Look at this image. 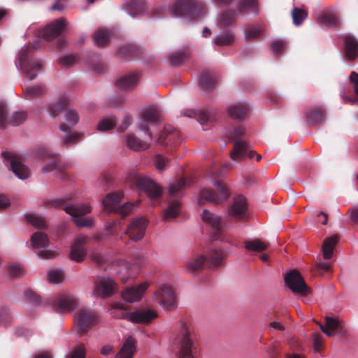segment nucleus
I'll return each mask as SVG.
<instances>
[{
    "instance_id": "obj_1",
    "label": "nucleus",
    "mask_w": 358,
    "mask_h": 358,
    "mask_svg": "<svg viewBox=\"0 0 358 358\" xmlns=\"http://www.w3.org/2000/svg\"><path fill=\"white\" fill-rule=\"evenodd\" d=\"M193 327L180 322L179 333L173 342V350L177 358H195L198 350Z\"/></svg>"
},
{
    "instance_id": "obj_2",
    "label": "nucleus",
    "mask_w": 358,
    "mask_h": 358,
    "mask_svg": "<svg viewBox=\"0 0 358 358\" xmlns=\"http://www.w3.org/2000/svg\"><path fill=\"white\" fill-rule=\"evenodd\" d=\"M39 40H36L31 45L23 46L19 52L15 61L17 68H20L23 75L29 80L35 79L43 69V63L38 59L32 58L31 50L37 49Z\"/></svg>"
},
{
    "instance_id": "obj_3",
    "label": "nucleus",
    "mask_w": 358,
    "mask_h": 358,
    "mask_svg": "<svg viewBox=\"0 0 358 358\" xmlns=\"http://www.w3.org/2000/svg\"><path fill=\"white\" fill-rule=\"evenodd\" d=\"M52 205L55 207H62L63 210L73 217L75 224L79 227H89L94 224V220L91 217H82L91 212L92 208L87 203H74L64 204L63 200L57 199L52 201Z\"/></svg>"
},
{
    "instance_id": "obj_4",
    "label": "nucleus",
    "mask_w": 358,
    "mask_h": 358,
    "mask_svg": "<svg viewBox=\"0 0 358 358\" xmlns=\"http://www.w3.org/2000/svg\"><path fill=\"white\" fill-rule=\"evenodd\" d=\"M224 257V252L222 248L213 247L208 257L199 254L190 257L186 262L185 269L188 272H194L200 269L204 264L210 268H215L221 264Z\"/></svg>"
},
{
    "instance_id": "obj_5",
    "label": "nucleus",
    "mask_w": 358,
    "mask_h": 358,
    "mask_svg": "<svg viewBox=\"0 0 358 358\" xmlns=\"http://www.w3.org/2000/svg\"><path fill=\"white\" fill-rule=\"evenodd\" d=\"M189 185V180L184 178L170 185L169 194L172 201L168 203L167 209L163 213L162 218L164 221L177 217L180 210V203L178 198L183 194V190Z\"/></svg>"
},
{
    "instance_id": "obj_6",
    "label": "nucleus",
    "mask_w": 358,
    "mask_h": 358,
    "mask_svg": "<svg viewBox=\"0 0 358 358\" xmlns=\"http://www.w3.org/2000/svg\"><path fill=\"white\" fill-rule=\"evenodd\" d=\"M173 13L176 17L187 19L201 17L206 14V5L196 0H178L173 8Z\"/></svg>"
},
{
    "instance_id": "obj_7",
    "label": "nucleus",
    "mask_w": 358,
    "mask_h": 358,
    "mask_svg": "<svg viewBox=\"0 0 358 358\" xmlns=\"http://www.w3.org/2000/svg\"><path fill=\"white\" fill-rule=\"evenodd\" d=\"M214 186L219 191V194L208 189H202L198 199L199 205L204 204L206 201L215 204L220 203L229 197L230 192L229 189L222 181H215Z\"/></svg>"
},
{
    "instance_id": "obj_8",
    "label": "nucleus",
    "mask_w": 358,
    "mask_h": 358,
    "mask_svg": "<svg viewBox=\"0 0 358 358\" xmlns=\"http://www.w3.org/2000/svg\"><path fill=\"white\" fill-rule=\"evenodd\" d=\"M123 196V193L113 192L108 194L104 200H103V206L105 211L107 213H119L122 217H126L134 206L131 203H127L123 206H120V203Z\"/></svg>"
},
{
    "instance_id": "obj_9",
    "label": "nucleus",
    "mask_w": 358,
    "mask_h": 358,
    "mask_svg": "<svg viewBox=\"0 0 358 358\" xmlns=\"http://www.w3.org/2000/svg\"><path fill=\"white\" fill-rule=\"evenodd\" d=\"M129 180L138 188L145 190L152 199L159 197L162 193V188L159 185L143 176L134 173L130 175Z\"/></svg>"
},
{
    "instance_id": "obj_10",
    "label": "nucleus",
    "mask_w": 358,
    "mask_h": 358,
    "mask_svg": "<svg viewBox=\"0 0 358 358\" xmlns=\"http://www.w3.org/2000/svg\"><path fill=\"white\" fill-rule=\"evenodd\" d=\"M31 241L33 248L40 249L37 252V255L39 258L50 259L57 256V252L56 251L45 248L48 245L49 241L48 236L45 233L36 231L31 236Z\"/></svg>"
},
{
    "instance_id": "obj_11",
    "label": "nucleus",
    "mask_w": 358,
    "mask_h": 358,
    "mask_svg": "<svg viewBox=\"0 0 358 358\" xmlns=\"http://www.w3.org/2000/svg\"><path fill=\"white\" fill-rule=\"evenodd\" d=\"M155 298L159 304L166 310L174 309L177 306L176 299L173 289L163 285L155 292Z\"/></svg>"
},
{
    "instance_id": "obj_12",
    "label": "nucleus",
    "mask_w": 358,
    "mask_h": 358,
    "mask_svg": "<svg viewBox=\"0 0 358 358\" xmlns=\"http://www.w3.org/2000/svg\"><path fill=\"white\" fill-rule=\"evenodd\" d=\"M285 281L288 287L294 293L306 295L310 292V288L296 270H292L287 273L285 276Z\"/></svg>"
},
{
    "instance_id": "obj_13",
    "label": "nucleus",
    "mask_w": 358,
    "mask_h": 358,
    "mask_svg": "<svg viewBox=\"0 0 358 358\" xmlns=\"http://www.w3.org/2000/svg\"><path fill=\"white\" fill-rule=\"evenodd\" d=\"M256 155V160L259 161L261 155H256L253 150H250L249 143L243 138H238L234 143V150L230 153L231 159L234 161L243 159L245 157L252 158Z\"/></svg>"
},
{
    "instance_id": "obj_14",
    "label": "nucleus",
    "mask_w": 358,
    "mask_h": 358,
    "mask_svg": "<svg viewBox=\"0 0 358 358\" xmlns=\"http://www.w3.org/2000/svg\"><path fill=\"white\" fill-rule=\"evenodd\" d=\"M2 155L6 165L10 164V169L17 178L24 180L29 177L31 172L29 168L23 164L16 155L10 152H3Z\"/></svg>"
},
{
    "instance_id": "obj_15",
    "label": "nucleus",
    "mask_w": 358,
    "mask_h": 358,
    "mask_svg": "<svg viewBox=\"0 0 358 358\" xmlns=\"http://www.w3.org/2000/svg\"><path fill=\"white\" fill-rule=\"evenodd\" d=\"M89 238L83 234H79L75 236L69 252V258L75 262H83L86 255L87 250L85 245L87 243Z\"/></svg>"
},
{
    "instance_id": "obj_16",
    "label": "nucleus",
    "mask_w": 358,
    "mask_h": 358,
    "mask_svg": "<svg viewBox=\"0 0 358 358\" xmlns=\"http://www.w3.org/2000/svg\"><path fill=\"white\" fill-rule=\"evenodd\" d=\"M67 24L68 22L65 19H57L43 29H39L37 33V36L45 40L54 38L63 31Z\"/></svg>"
},
{
    "instance_id": "obj_17",
    "label": "nucleus",
    "mask_w": 358,
    "mask_h": 358,
    "mask_svg": "<svg viewBox=\"0 0 358 358\" xmlns=\"http://www.w3.org/2000/svg\"><path fill=\"white\" fill-rule=\"evenodd\" d=\"M229 214L235 220H246L248 217V206L245 197L239 195L234 199Z\"/></svg>"
},
{
    "instance_id": "obj_18",
    "label": "nucleus",
    "mask_w": 358,
    "mask_h": 358,
    "mask_svg": "<svg viewBox=\"0 0 358 358\" xmlns=\"http://www.w3.org/2000/svg\"><path fill=\"white\" fill-rule=\"evenodd\" d=\"M77 299L73 295L61 294L52 301V307L58 313L72 311L77 306Z\"/></svg>"
},
{
    "instance_id": "obj_19",
    "label": "nucleus",
    "mask_w": 358,
    "mask_h": 358,
    "mask_svg": "<svg viewBox=\"0 0 358 358\" xmlns=\"http://www.w3.org/2000/svg\"><path fill=\"white\" fill-rule=\"evenodd\" d=\"M146 225V220L143 217L134 219L128 224L124 234L128 235L132 241H138L144 236Z\"/></svg>"
},
{
    "instance_id": "obj_20",
    "label": "nucleus",
    "mask_w": 358,
    "mask_h": 358,
    "mask_svg": "<svg viewBox=\"0 0 358 358\" xmlns=\"http://www.w3.org/2000/svg\"><path fill=\"white\" fill-rule=\"evenodd\" d=\"M96 320L95 314L85 308L79 310L75 315L76 326L81 332L85 331L91 325L94 324Z\"/></svg>"
},
{
    "instance_id": "obj_21",
    "label": "nucleus",
    "mask_w": 358,
    "mask_h": 358,
    "mask_svg": "<svg viewBox=\"0 0 358 358\" xmlns=\"http://www.w3.org/2000/svg\"><path fill=\"white\" fill-rule=\"evenodd\" d=\"M159 120V113L157 110L154 108L145 110L141 116V122L138 125L140 130L145 131L150 141L152 140V134L149 131V124H156Z\"/></svg>"
},
{
    "instance_id": "obj_22",
    "label": "nucleus",
    "mask_w": 358,
    "mask_h": 358,
    "mask_svg": "<svg viewBox=\"0 0 358 358\" xmlns=\"http://www.w3.org/2000/svg\"><path fill=\"white\" fill-rule=\"evenodd\" d=\"M115 288L114 281L108 277H99L95 281L96 294L103 298L112 295Z\"/></svg>"
},
{
    "instance_id": "obj_23",
    "label": "nucleus",
    "mask_w": 358,
    "mask_h": 358,
    "mask_svg": "<svg viewBox=\"0 0 358 358\" xmlns=\"http://www.w3.org/2000/svg\"><path fill=\"white\" fill-rule=\"evenodd\" d=\"M149 285L148 282H143L138 286L127 288L122 293L123 299L129 303L141 300Z\"/></svg>"
},
{
    "instance_id": "obj_24",
    "label": "nucleus",
    "mask_w": 358,
    "mask_h": 358,
    "mask_svg": "<svg viewBox=\"0 0 358 358\" xmlns=\"http://www.w3.org/2000/svg\"><path fill=\"white\" fill-rule=\"evenodd\" d=\"M157 317V313L152 310H140L130 313L127 315L129 321L134 323L148 324Z\"/></svg>"
},
{
    "instance_id": "obj_25",
    "label": "nucleus",
    "mask_w": 358,
    "mask_h": 358,
    "mask_svg": "<svg viewBox=\"0 0 358 358\" xmlns=\"http://www.w3.org/2000/svg\"><path fill=\"white\" fill-rule=\"evenodd\" d=\"M201 217L203 223L210 227L215 231V238H217V234L220 231L222 228L221 217L208 210H203Z\"/></svg>"
},
{
    "instance_id": "obj_26",
    "label": "nucleus",
    "mask_w": 358,
    "mask_h": 358,
    "mask_svg": "<svg viewBox=\"0 0 358 358\" xmlns=\"http://www.w3.org/2000/svg\"><path fill=\"white\" fill-rule=\"evenodd\" d=\"M345 56L348 59H354L358 55V41L348 34L343 36Z\"/></svg>"
},
{
    "instance_id": "obj_27",
    "label": "nucleus",
    "mask_w": 358,
    "mask_h": 358,
    "mask_svg": "<svg viewBox=\"0 0 358 358\" xmlns=\"http://www.w3.org/2000/svg\"><path fill=\"white\" fill-rule=\"evenodd\" d=\"M258 10L259 7L257 0H240L237 10L235 12L236 14L255 13L257 15Z\"/></svg>"
},
{
    "instance_id": "obj_28",
    "label": "nucleus",
    "mask_w": 358,
    "mask_h": 358,
    "mask_svg": "<svg viewBox=\"0 0 358 358\" xmlns=\"http://www.w3.org/2000/svg\"><path fill=\"white\" fill-rule=\"evenodd\" d=\"M248 110L249 107L246 103H236L230 106L228 108L229 116L239 121L245 118Z\"/></svg>"
},
{
    "instance_id": "obj_29",
    "label": "nucleus",
    "mask_w": 358,
    "mask_h": 358,
    "mask_svg": "<svg viewBox=\"0 0 358 358\" xmlns=\"http://www.w3.org/2000/svg\"><path fill=\"white\" fill-rule=\"evenodd\" d=\"M136 341L130 336L125 341L115 358H132L136 352Z\"/></svg>"
},
{
    "instance_id": "obj_30",
    "label": "nucleus",
    "mask_w": 358,
    "mask_h": 358,
    "mask_svg": "<svg viewBox=\"0 0 358 358\" xmlns=\"http://www.w3.org/2000/svg\"><path fill=\"white\" fill-rule=\"evenodd\" d=\"M65 120L66 122L60 124V129L65 133H69L78 122L79 116L76 110H68L65 113Z\"/></svg>"
},
{
    "instance_id": "obj_31",
    "label": "nucleus",
    "mask_w": 358,
    "mask_h": 358,
    "mask_svg": "<svg viewBox=\"0 0 358 358\" xmlns=\"http://www.w3.org/2000/svg\"><path fill=\"white\" fill-rule=\"evenodd\" d=\"M138 76L135 73H130L121 77L116 81L117 86L122 90H127L136 85Z\"/></svg>"
},
{
    "instance_id": "obj_32",
    "label": "nucleus",
    "mask_w": 358,
    "mask_h": 358,
    "mask_svg": "<svg viewBox=\"0 0 358 358\" xmlns=\"http://www.w3.org/2000/svg\"><path fill=\"white\" fill-rule=\"evenodd\" d=\"M306 117L308 123L319 124L324 120V111L322 107H315L307 110Z\"/></svg>"
},
{
    "instance_id": "obj_33",
    "label": "nucleus",
    "mask_w": 358,
    "mask_h": 358,
    "mask_svg": "<svg viewBox=\"0 0 358 358\" xmlns=\"http://www.w3.org/2000/svg\"><path fill=\"white\" fill-rule=\"evenodd\" d=\"M126 145L134 151L144 150L148 148L149 143L146 141H141L134 135H128L126 138Z\"/></svg>"
},
{
    "instance_id": "obj_34",
    "label": "nucleus",
    "mask_w": 358,
    "mask_h": 358,
    "mask_svg": "<svg viewBox=\"0 0 358 358\" xmlns=\"http://www.w3.org/2000/svg\"><path fill=\"white\" fill-rule=\"evenodd\" d=\"M338 242V236L336 235L327 238L322 245V250L323 257L325 259H330L333 256L334 250Z\"/></svg>"
},
{
    "instance_id": "obj_35",
    "label": "nucleus",
    "mask_w": 358,
    "mask_h": 358,
    "mask_svg": "<svg viewBox=\"0 0 358 358\" xmlns=\"http://www.w3.org/2000/svg\"><path fill=\"white\" fill-rule=\"evenodd\" d=\"M235 41V35L232 31H224L217 35L213 40L215 45L217 46H228Z\"/></svg>"
},
{
    "instance_id": "obj_36",
    "label": "nucleus",
    "mask_w": 358,
    "mask_h": 358,
    "mask_svg": "<svg viewBox=\"0 0 358 358\" xmlns=\"http://www.w3.org/2000/svg\"><path fill=\"white\" fill-rule=\"evenodd\" d=\"M320 327L323 333L328 336H333V331H337L340 328V322L337 319L327 317L326 318V327L320 324Z\"/></svg>"
},
{
    "instance_id": "obj_37",
    "label": "nucleus",
    "mask_w": 358,
    "mask_h": 358,
    "mask_svg": "<svg viewBox=\"0 0 358 358\" xmlns=\"http://www.w3.org/2000/svg\"><path fill=\"white\" fill-rule=\"evenodd\" d=\"M263 31L262 24L248 25L244 30V38L246 40H252L258 38Z\"/></svg>"
},
{
    "instance_id": "obj_38",
    "label": "nucleus",
    "mask_w": 358,
    "mask_h": 358,
    "mask_svg": "<svg viewBox=\"0 0 358 358\" xmlns=\"http://www.w3.org/2000/svg\"><path fill=\"white\" fill-rule=\"evenodd\" d=\"M38 155L39 157L41 158V159L52 158V157L54 158V162H53L48 163V164H45L42 168V171L43 172L46 173V172H48V171H53L55 169H56V166H57V162H56L57 156H54L50 152V150H40V151H38Z\"/></svg>"
},
{
    "instance_id": "obj_39",
    "label": "nucleus",
    "mask_w": 358,
    "mask_h": 358,
    "mask_svg": "<svg viewBox=\"0 0 358 358\" xmlns=\"http://www.w3.org/2000/svg\"><path fill=\"white\" fill-rule=\"evenodd\" d=\"M110 34L108 29H99L94 34V41L98 46L106 45L109 40Z\"/></svg>"
},
{
    "instance_id": "obj_40",
    "label": "nucleus",
    "mask_w": 358,
    "mask_h": 358,
    "mask_svg": "<svg viewBox=\"0 0 358 358\" xmlns=\"http://www.w3.org/2000/svg\"><path fill=\"white\" fill-rule=\"evenodd\" d=\"M319 20L327 27H335L339 24V19L336 15L331 12L322 13Z\"/></svg>"
},
{
    "instance_id": "obj_41",
    "label": "nucleus",
    "mask_w": 358,
    "mask_h": 358,
    "mask_svg": "<svg viewBox=\"0 0 358 358\" xmlns=\"http://www.w3.org/2000/svg\"><path fill=\"white\" fill-rule=\"evenodd\" d=\"M245 248L248 251L262 252L267 249L266 243L259 241H246L244 243Z\"/></svg>"
},
{
    "instance_id": "obj_42",
    "label": "nucleus",
    "mask_w": 358,
    "mask_h": 358,
    "mask_svg": "<svg viewBox=\"0 0 358 358\" xmlns=\"http://www.w3.org/2000/svg\"><path fill=\"white\" fill-rule=\"evenodd\" d=\"M23 93L26 99H31L43 92V88L36 85L34 86H23Z\"/></svg>"
},
{
    "instance_id": "obj_43",
    "label": "nucleus",
    "mask_w": 358,
    "mask_h": 358,
    "mask_svg": "<svg viewBox=\"0 0 358 358\" xmlns=\"http://www.w3.org/2000/svg\"><path fill=\"white\" fill-rule=\"evenodd\" d=\"M68 101L66 98H61L52 103L49 108V113L52 117L58 115L61 111L67 106Z\"/></svg>"
},
{
    "instance_id": "obj_44",
    "label": "nucleus",
    "mask_w": 358,
    "mask_h": 358,
    "mask_svg": "<svg viewBox=\"0 0 358 358\" xmlns=\"http://www.w3.org/2000/svg\"><path fill=\"white\" fill-rule=\"evenodd\" d=\"M64 273L62 269H51L48 272L47 279L53 284L60 283L64 280Z\"/></svg>"
},
{
    "instance_id": "obj_45",
    "label": "nucleus",
    "mask_w": 358,
    "mask_h": 358,
    "mask_svg": "<svg viewBox=\"0 0 358 358\" xmlns=\"http://www.w3.org/2000/svg\"><path fill=\"white\" fill-rule=\"evenodd\" d=\"M27 222L36 228H44L46 226L45 220L39 215L29 214L26 216Z\"/></svg>"
},
{
    "instance_id": "obj_46",
    "label": "nucleus",
    "mask_w": 358,
    "mask_h": 358,
    "mask_svg": "<svg viewBox=\"0 0 358 358\" xmlns=\"http://www.w3.org/2000/svg\"><path fill=\"white\" fill-rule=\"evenodd\" d=\"M307 16L306 11L301 8H294L292 11L293 22L296 26L300 25Z\"/></svg>"
},
{
    "instance_id": "obj_47",
    "label": "nucleus",
    "mask_w": 358,
    "mask_h": 358,
    "mask_svg": "<svg viewBox=\"0 0 358 358\" xmlns=\"http://www.w3.org/2000/svg\"><path fill=\"white\" fill-rule=\"evenodd\" d=\"M236 12L227 11L222 13L219 20V24L222 27H227L231 25L235 19Z\"/></svg>"
},
{
    "instance_id": "obj_48",
    "label": "nucleus",
    "mask_w": 358,
    "mask_h": 358,
    "mask_svg": "<svg viewBox=\"0 0 358 358\" xmlns=\"http://www.w3.org/2000/svg\"><path fill=\"white\" fill-rule=\"evenodd\" d=\"M27 115L25 112H15L9 118L8 124L13 126H17L22 124L27 119Z\"/></svg>"
},
{
    "instance_id": "obj_49",
    "label": "nucleus",
    "mask_w": 358,
    "mask_h": 358,
    "mask_svg": "<svg viewBox=\"0 0 358 358\" xmlns=\"http://www.w3.org/2000/svg\"><path fill=\"white\" fill-rule=\"evenodd\" d=\"M350 80L352 83L354 84V90L356 93V94L358 96V73L355 72H352L350 75ZM343 101L345 103H358V99H352L350 98L346 97L344 95H342Z\"/></svg>"
},
{
    "instance_id": "obj_50",
    "label": "nucleus",
    "mask_w": 358,
    "mask_h": 358,
    "mask_svg": "<svg viewBox=\"0 0 358 358\" xmlns=\"http://www.w3.org/2000/svg\"><path fill=\"white\" fill-rule=\"evenodd\" d=\"M115 125V119L108 118L101 120L97 125L98 130L101 131H106L113 129Z\"/></svg>"
},
{
    "instance_id": "obj_51",
    "label": "nucleus",
    "mask_w": 358,
    "mask_h": 358,
    "mask_svg": "<svg viewBox=\"0 0 358 358\" xmlns=\"http://www.w3.org/2000/svg\"><path fill=\"white\" fill-rule=\"evenodd\" d=\"M154 162L155 167L159 171H163L165 170L168 167L169 163V159L162 155H156Z\"/></svg>"
},
{
    "instance_id": "obj_52",
    "label": "nucleus",
    "mask_w": 358,
    "mask_h": 358,
    "mask_svg": "<svg viewBox=\"0 0 358 358\" xmlns=\"http://www.w3.org/2000/svg\"><path fill=\"white\" fill-rule=\"evenodd\" d=\"M78 56L76 55H69L59 59L60 64L64 67H71L78 62Z\"/></svg>"
},
{
    "instance_id": "obj_53",
    "label": "nucleus",
    "mask_w": 358,
    "mask_h": 358,
    "mask_svg": "<svg viewBox=\"0 0 358 358\" xmlns=\"http://www.w3.org/2000/svg\"><path fill=\"white\" fill-rule=\"evenodd\" d=\"M117 266L119 267L117 271V273L120 275L121 280L123 282H126L127 281V273H128V264L124 261H119L117 263Z\"/></svg>"
},
{
    "instance_id": "obj_54",
    "label": "nucleus",
    "mask_w": 358,
    "mask_h": 358,
    "mask_svg": "<svg viewBox=\"0 0 358 358\" xmlns=\"http://www.w3.org/2000/svg\"><path fill=\"white\" fill-rule=\"evenodd\" d=\"M66 358H85V348L83 345L76 347L67 355Z\"/></svg>"
},
{
    "instance_id": "obj_55",
    "label": "nucleus",
    "mask_w": 358,
    "mask_h": 358,
    "mask_svg": "<svg viewBox=\"0 0 358 358\" xmlns=\"http://www.w3.org/2000/svg\"><path fill=\"white\" fill-rule=\"evenodd\" d=\"M129 6L131 9L136 10L137 14H143L146 10L144 0H133L130 3Z\"/></svg>"
},
{
    "instance_id": "obj_56",
    "label": "nucleus",
    "mask_w": 358,
    "mask_h": 358,
    "mask_svg": "<svg viewBox=\"0 0 358 358\" xmlns=\"http://www.w3.org/2000/svg\"><path fill=\"white\" fill-rule=\"evenodd\" d=\"M172 128H165L164 131L160 134L157 139V143L161 145L166 144V140L170 142L172 140Z\"/></svg>"
},
{
    "instance_id": "obj_57",
    "label": "nucleus",
    "mask_w": 358,
    "mask_h": 358,
    "mask_svg": "<svg viewBox=\"0 0 358 358\" xmlns=\"http://www.w3.org/2000/svg\"><path fill=\"white\" fill-rule=\"evenodd\" d=\"M215 83V79L208 73H205L201 76V84L203 87L208 89Z\"/></svg>"
},
{
    "instance_id": "obj_58",
    "label": "nucleus",
    "mask_w": 358,
    "mask_h": 358,
    "mask_svg": "<svg viewBox=\"0 0 358 358\" xmlns=\"http://www.w3.org/2000/svg\"><path fill=\"white\" fill-rule=\"evenodd\" d=\"M8 120L6 106L3 103H0V128H4L9 124Z\"/></svg>"
},
{
    "instance_id": "obj_59",
    "label": "nucleus",
    "mask_w": 358,
    "mask_h": 358,
    "mask_svg": "<svg viewBox=\"0 0 358 358\" xmlns=\"http://www.w3.org/2000/svg\"><path fill=\"white\" fill-rule=\"evenodd\" d=\"M90 257L94 262L99 265H101L105 261L104 256L102 255L98 249L92 250L90 253Z\"/></svg>"
},
{
    "instance_id": "obj_60",
    "label": "nucleus",
    "mask_w": 358,
    "mask_h": 358,
    "mask_svg": "<svg viewBox=\"0 0 358 358\" xmlns=\"http://www.w3.org/2000/svg\"><path fill=\"white\" fill-rule=\"evenodd\" d=\"M287 43L282 40H275L271 43V47L275 54H278L285 49Z\"/></svg>"
},
{
    "instance_id": "obj_61",
    "label": "nucleus",
    "mask_w": 358,
    "mask_h": 358,
    "mask_svg": "<svg viewBox=\"0 0 358 358\" xmlns=\"http://www.w3.org/2000/svg\"><path fill=\"white\" fill-rule=\"evenodd\" d=\"M10 274L13 277H20L22 272L23 268L20 264H13L9 266L8 268Z\"/></svg>"
},
{
    "instance_id": "obj_62",
    "label": "nucleus",
    "mask_w": 358,
    "mask_h": 358,
    "mask_svg": "<svg viewBox=\"0 0 358 358\" xmlns=\"http://www.w3.org/2000/svg\"><path fill=\"white\" fill-rule=\"evenodd\" d=\"M184 55L182 52H177L170 57V61L173 65L180 64L183 60Z\"/></svg>"
},
{
    "instance_id": "obj_63",
    "label": "nucleus",
    "mask_w": 358,
    "mask_h": 358,
    "mask_svg": "<svg viewBox=\"0 0 358 358\" xmlns=\"http://www.w3.org/2000/svg\"><path fill=\"white\" fill-rule=\"evenodd\" d=\"M80 136V134H75L69 137L64 138V143L66 145L74 144L76 143L78 138Z\"/></svg>"
},
{
    "instance_id": "obj_64",
    "label": "nucleus",
    "mask_w": 358,
    "mask_h": 358,
    "mask_svg": "<svg viewBox=\"0 0 358 358\" xmlns=\"http://www.w3.org/2000/svg\"><path fill=\"white\" fill-rule=\"evenodd\" d=\"M131 124V117L129 116H126L122 120V124L118 127L119 131H124L129 125Z\"/></svg>"
}]
</instances>
